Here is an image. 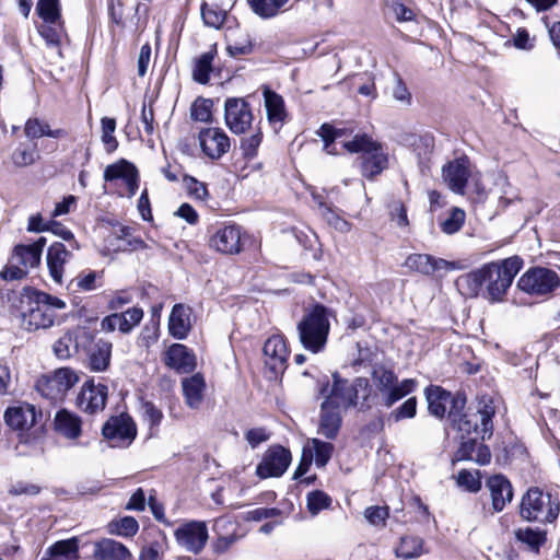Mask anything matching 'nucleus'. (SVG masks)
<instances>
[{"mask_svg":"<svg viewBox=\"0 0 560 560\" xmlns=\"http://www.w3.org/2000/svg\"><path fill=\"white\" fill-rule=\"evenodd\" d=\"M349 153L361 154V174L373 179L388 167V154L383 144L366 133H357L341 141Z\"/></svg>","mask_w":560,"mask_h":560,"instance_id":"f257e3e1","label":"nucleus"},{"mask_svg":"<svg viewBox=\"0 0 560 560\" xmlns=\"http://www.w3.org/2000/svg\"><path fill=\"white\" fill-rule=\"evenodd\" d=\"M330 316L331 312L327 307L316 304L298 323L299 340L305 350L319 353L325 349L330 330Z\"/></svg>","mask_w":560,"mask_h":560,"instance_id":"f03ea898","label":"nucleus"},{"mask_svg":"<svg viewBox=\"0 0 560 560\" xmlns=\"http://www.w3.org/2000/svg\"><path fill=\"white\" fill-rule=\"evenodd\" d=\"M521 268L522 260L516 256L483 265L482 281L487 298L492 302L501 301Z\"/></svg>","mask_w":560,"mask_h":560,"instance_id":"7ed1b4c3","label":"nucleus"},{"mask_svg":"<svg viewBox=\"0 0 560 560\" xmlns=\"http://www.w3.org/2000/svg\"><path fill=\"white\" fill-rule=\"evenodd\" d=\"M560 513V502L534 487L523 495L520 514L527 522L552 523Z\"/></svg>","mask_w":560,"mask_h":560,"instance_id":"20e7f679","label":"nucleus"},{"mask_svg":"<svg viewBox=\"0 0 560 560\" xmlns=\"http://www.w3.org/2000/svg\"><path fill=\"white\" fill-rule=\"evenodd\" d=\"M46 243V238L42 236L32 244L15 245L10 265L1 271V278L4 280H21L25 278L30 268L39 266Z\"/></svg>","mask_w":560,"mask_h":560,"instance_id":"39448f33","label":"nucleus"},{"mask_svg":"<svg viewBox=\"0 0 560 560\" xmlns=\"http://www.w3.org/2000/svg\"><path fill=\"white\" fill-rule=\"evenodd\" d=\"M494 413L495 409L491 398L482 397L478 402L476 413L466 415L460 411L456 417V422H452V425L463 434L477 432L480 434L481 439L485 440L492 435V417Z\"/></svg>","mask_w":560,"mask_h":560,"instance_id":"423d86ee","label":"nucleus"},{"mask_svg":"<svg viewBox=\"0 0 560 560\" xmlns=\"http://www.w3.org/2000/svg\"><path fill=\"white\" fill-rule=\"evenodd\" d=\"M372 381L382 395L383 404L386 407H392L396 401L413 392L417 384L412 378H405L397 383L396 374L384 366H377L373 370Z\"/></svg>","mask_w":560,"mask_h":560,"instance_id":"0eeeda50","label":"nucleus"},{"mask_svg":"<svg viewBox=\"0 0 560 560\" xmlns=\"http://www.w3.org/2000/svg\"><path fill=\"white\" fill-rule=\"evenodd\" d=\"M430 415L442 419L446 412L451 422H456V417L463 411L466 398L462 395L453 396L440 386H429L424 390Z\"/></svg>","mask_w":560,"mask_h":560,"instance_id":"6e6552de","label":"nucleus"},{"mask_svg":"<svg viewBox=\"0 0 560 560\" xmlns=\"http://www.w3.org/2000/svg\"><path fill=\"white\" fill-rule=\"evenodd\" d=\"M78 373L70 368H60L37 382V390L47 399L62 400L67 393L79 382Z\"/></svg>","mask_w":560,"mask_h":560,"instance_id":"1a4fd4ad","label":"nucleus"},{"mask_svg":"<svg viewBox=\"0 0 560 560\" xmlns=\"http://www.w3.org/2000/svg\"><path fill=\"white\" fill-rule=\"evenodd\" d=\"M332 377L334 384L326 399L342 410L355 406L360 393L365 395L368 390L369 382L364 377H357L352 382L342 380L337 374H334Z\"/></svg>","mask_w":560,"mask_h":560,"instance_id":"9d476101","label":"nucleus"},{"mask_svg":"<svg viewBox=\"0 0 560 560\" xmlns=\"http://www.w3.org/2000/svg\"><path fill=\"white\" fill-rule=\"evenodd\" d=\"M174 537L182 549L198 555L207 545L209 532L206 522L188 521L174 530Z\"/></svg>","mask_w":560,"mask_h":560,"instance_id":"9b49d317","label":"nucleus"},{"mask_svg":"<svg viewBox=\"0 0 560 560\" xmlns=\"http://www.w3.org/2000/svg\"><path fill=\"white\" fill-rule=\"evenodd\" d=\"M560 284L558 273L551 269L537 267L526 271L517 281V287L529 294L544 295Z\"/></svg>","mask_w":560,"mask_h":560,"instance_id":"f8f14e48","label":"nucleus"},{"mask_svg":"<svg viewBox=\"0 0 560 560\" xmlns=\"http://www.w3.org/2000/svg\"><path fill=\"white\" fill-rule=\"evenodd\" d=\"M224 120L233 133H245L254 121L250 105L244 98H228L224 103Z\"/></svg>","mask_w":560,"mask_h":560,"instance_id":"ddd939ff","label":"nucleus"},{"mask_svg":"<svg viewBox=\"0 0 560 560\" xmlns=\"http://www.w3.org/2000/svg\"><path fill=\"white\" fill-rule=\"evenodd\" d=\"M42 416V411L35 405L18 401L5 409L3 419L11 429L26 432L37 424Z\"/></svg>","mask_w":560,"mask_h":560,"instance_id":"4468645a","label":"nucleus"},{"mask_svg":"<svg viewBox=\"0 0 560 560\" xmlns=\"http://www.w3.org/2000/svg\"><path fill=\"white\" fill-rule=\"evenodd\" d=\"M103 435L113 447H126L135 440L137 430L129 416L112 417L103 427Z\"/></svg>","mask_w":560,"mask_h":560,"instance_id":"2eb2a0df","label":"nucleus"},{"mask_svg":"<svg viewBox=\"0 0 560 560\" xmlns=\"http://www.w3.org/2000/svg\"><path fill=\"white\" fill-rule=\"evenodd\" d=\"M198 140L201 151L211 160H219L231 148L229 136L217 127L201 129Z\"/></svg>","mask_w":560,"mask_h":560,"instance_id":"dca6fc26","label":"nucleus"},{"mask_svg":"<svg viewBox=\"0 0 560 560\" xmlns=\"http://www.w3.org/2000/svg\"><path fill=\"white\" fill-rule=\"evenodd\" d=\"M291 463V454L282 446H272L257 466V475L265 479L281 476Z\"/></svg>","mask_w":560,"mask_h":560,"instance_id":"f3484780","label":"nucleus"},{"mask_svg":"<svg viewBox=\"0 0 560 560\" xmlns=\"http://www.w3.org/2000/svg\"><path fill=\"white\" fill-rule=\"evenodd\" d=\"M211 248L225 255H235L243 249V232L238 225H225L217 230L209 241Z\"/></svg>","mask_w":560,"mask_h":560,"instance_id":"a211bd4d","label":"nucleus"},{"mask_svg":"<svg viewBox=\"0 0 560 560\" xmlns=\"http://www.w3.org/2000/svg\"><path fill=\"white\" fill-rule=\"evenodd\" d=\"M107 395V386L89 381L81 387L77 404L84 412L95 413L105 408Z\"/></svg>","mask_w":560,"mask_h":560,"instance_id":"6ab92c4d","label":"nucleus"},{"mask_svg":"<svg viewBox=\"0 0 560 560\" xmlns=\"http://www.w3.org/2000/svg\"><path fill=\"white\" fill-rule=\"evenodd\" d=\"M104 179L105 182L121 180L129 197L133 196L138 189V171L132 163L126 160L107 165L104 171Z\"/></svg>","mask_w":560,"mask_h":560,"instance_id":"aec40b11","label":"nucleus"},{"mask_svg":"<svg viewBox=\"0 0 560 560\" xmlns=\"http://www.w3.org/2000/svg\"><path fill=\"white\" fill-rule=\"evenodd\" d=\"M405 266L411 271L425 276L433 275L435 271H450L458 268V265L455 261L436 258L428 254L409 255L405 260Z\"/></svg>","mask_w":560,"mask_h":560,"instance_id":"412c9836","label":"nucleus"},{"mask_svg":"<svg viewBox=\"0 0 560 560\" xmlns=\"http://www.w3.org/2000/svg\"><path fill=\"white\" fill-rule=\"evenodd\" d=\"M266 365L276 374L282 373L287 368L289 350L285 340L280 335L269 337L264 345Z\"/></svg>","mask_w":560,"mask_h":560,"instance_id":"4be33fe9","label":"nucleus"},{"mask_svg":"<svg viewBox=\"0 0 560 560\" xmlns=\"http://www.w3.org/2000/svg\"><path fill=\"white\" fill-rule=\"evenodd\" d=\"M442 177L452 191L463 195L469 177V161L467 158H459L444 165Z\"/></svg>","mask_w":560,"mask_h":560,"instance_id":"5701e85b","label":"nucleus"},{"mask_svg":"<svg viewBox=\"0 0 560 560\" xmlns=\"http://www.w3.org/2000/svg\"><path fill=\"white\" fill-rule=\"evenodd\" d=\"M56 317L51 306L36 300L34 305L22 314V326L28 331L46 329L55 324Z\"/></svg>","mask_w":560,"mask_h":560,"instance_id":"b1692460","label":"nucleus"},{"mask_svg":"<svg viewBox=\"0 0 560 560\" xmlns=\"http://www.w3.org/2000/svg\"><path fill=\"white\" fill-rule=\"evenodd\" d=\"M341 410L337 405L325 398L320 405L317 432L326 439H336L342 422Z\"/></svg>","mask_w":560,"mask_h":560,"instance_id":"393cba45","label":"nucleus"},{"mask_svg":"<svg viewBox=\"0 0 560 560\" xmlns=\"http://www.w3.org/2000/svg\"><path fill=\"white\" fill-rule=\"evenodd\" d=\"M232 526V521L224 517H219L214 521L213 532L215 533L217 538L211 544L213 553L218 556L224 555L240 539L235 529L230 532V527Z\"/></svg>","mask_w":560,"mask_h":560,"instance_id":"a878e982","label":"nucleus"},{"mask_svg":"<svg viewBox=\"0 0 560 560\" xmlns=\"http://www.w3.org/2000/svg\"><path fill=\"white\" fill-rule=\"evenodd\" d=\"M490 491L492 506L495 512H500L504 509L506 503H510L513 499L512 485L506 477L503 475L491 476L486 483Z\"/></svg>","mask_w":560,"mask_h":560,"instance_id":"bb28decb","label":"nucleus"},{"mask_svg":"<svg viewBox=\"0 0 560 560\" xmlns=\"http://www.w3.org/2000/svg\"><path fill=\"white\" fill-rule=\"evenodd\" d=\"M164 363L180 373H188L196 366L195 355L182 343L172 345L164 355Z\"/></svg>","mask_w":560,"mask_h":560,"instance_id":"cd10ccee","label":"nucleus"},{"mask_svg":"<svg viewBox=\"0 0 560 560\" xmlns=\"http://www.w3.org/2000/svg\"><path fill=\"white\" fill-rule=\"evenodd\" d=\"M71 252L62 243L56 242L47 250V266L49 275L56 283H61L65 265L69 260Z\"/></svg>","mask_w":560,"mask_h":560,"instance_id":"c85d7f7f","label":"nucleus"},{"mask_svg":"<svg viewBox=\"0 0 560 560\" xmlns=\"http://www.w3.org/2000/svg\"><path fill=\"white\" fill-rule=\"evenodd\" d=\"M262 96L269 124L281 127L288 116L283 97L267 86L264 88Z\"/></svg>","mask_w":560,"mask_h":560,"instance_id":"c756f323","label":"nucleus"},{"mask_svg":"<svg viewBox=\"0 0 560 560\" xmlns=\"http://www.w3.org/2000/svg\"><path fill=\"white\" fill-rule=\"evenodd\" d=\"M94 560H130L131 553L121 542L104 538L94 544Z\"/></svg>","mask_w":560,"mask_h":560,"instance_id":"7c9ffc66","label":"nucleus"},{"mask_svg":"<svg viewBox=\"0 0 560 560\" xmlns=\"http://www.w3.org/2000/svg\"><path fill=\"white\" fill-rule=\"evenodd\" d=\"M183 394L186 405L191 409H197L203 400L206 382L201 374L197 373L182 381Z\"/></svg>","mask_w":560,"mask_h":560,"instance_id":"2f4dec72","label":"nucleus"},{"mask_svg":"<svg viewBox=\"0 0 560 560\" xmlns=\"http://www.w3.org/2000/svg\"><path fill=\"white\" fill-rule=\"evenodd\" d=\"M226 51L231 57L238 58L253 51V43L245 30H230L226 34Z\"/></svg>","mask_w":560,"mask_h":560,"instance_id":"473e14b6","label":"nucleus"},{"mask_svg":"<svg viewBox=\"0 0 560 560\" xmlns=\"http://www.w3.org/2000/svg\"><path fill=\"white\" fill-rule=\"evenodd\" d=\"M190 329L189 308L175 304L168 318L170 334L177 339H184Z\"/></svg>","mask_w":560,"mask_h":560,"instance_id":"72a5a7b5","label":"nucleus"},{"mask_svg":"<svg viewBox=\"0 0 560 560\" xmlns=\"http://www.w3.org/2000/svg\"><path fill=\"white\" fill-rule=\"evenodd\" d=\"M55 429L68 439H77L81 434V420L77 415L63 409L55 416Z\"/></svg>","mask_w":560,"mask_h":560,"instance_id":"f704fd0d","label":"nucleus"},{"mask_svg":"<svg viewBox=\"0 0 560 560\" xmlns=\"http://www.w3.org/2000/svg\"><path fill=\"white\" fill-rule=\"evenodd\" d=\"M112 347V343L107 340L100 339L95 342L90 353V368L92 371L102 372L108 368Z\"/></svg>","mask_w":560,"mask_h":560,"instance_id":"c9c22d12","label":"nucleus"},{"mask_svg":"<svg viewBox=\"0 0 560 560\" xmlns=\"http://www.w3.org/2000/svg\"><path fill=\"white\" fill-rule=\"evenodd\" d=\"M48 558L42 560H78V539L70 538L67 540H60L49 547Z\"/></svg>","mask_w":560,"mask_h":560,"instance_id":"e433bc0d","label":"nucleus"},{"mask_svg":"<svg viewBox=\"0 0 560 560\" xmlns=\"http://www.w3.org/2000/svg\"><path fill=\"white\" fill-rule=\"evenodd\" d=\"M482 280V267H480L474 271L460 276L456 281V284L464 295L476 298L479 295L483 288Z\"/></svg>","mask_w":560,"mask_h":560,"instance_id":"4c0bfd02","label":"nucleus"},{"mask_svg":"<svg viewBox=\"0 0 560 560\" xmlns=\"http://www.w3.org/2000/svg\"><path fill=\"white\" fill-rule=\"evenodd\" d=\"M425 552L424 542L417 536H402L398 546L395 548V555L402 559L419 558Z\"/></svg>","mask_w":560,"mask_h":560,"instance_id":"58836bf2","label":"nucleus"},{"mask_svg":"<svg viewBox=\"0 0 560 560\" xmlns=\"http://www.w3.org/2000/svg\"><path fill=\"white\" fill-rule=\"evenodd\" d=\"M231 9L230 7H222L221 4H215L214 2L207 1L201 5V16L203 23L207 26L213 28H220L225 21L226 12Z\"/></svg>","mask_w":560,"mask_h":560,"instance_id":"ea45409f","label":"nucleus"},{"mask_svg":"<svg viewBox=\"0 0 560 560\" xmlns=\"http://www.w3.org/2000/svg\"><path fill=\"white\" fill-rule=\"evenodd\" d=\"M25 136L28 138H40V137H50V138H63L67 136V131L65 129H50L49 125L39 120L38 118H30L24 127Z\"/></svg>","mask_w":560,"mask_h":560,"instance_id":"a19ab883","label":"nucleus"},{"mask_svg":"<svg viewBox=\"0 0 560 560\" xmlns=\"http://www.w3.org/2000/svg\"><path fill=\"white\" fill-rule=\"evenodd\" d=\"M37 31L42 38L45 40L46 45L50 48L56 49L58 54H60L59 45L61 43L62 36L65 35L63 21L56 22L55 24L42 22L37 26Z\"/></svg>","mask_w":560,"mask_h":560,"instance_id":"79ce46f5","label":"nucleus"},{"mask_svg":"<svg viewBox=\"0 0 560 560\" xmlns=\"http://www.w3.org/2000/svg\"><path fill=\"white\" fill-rule=\"evenodd\" d=\"M247 2L255 14L269 19L281 12L289 0H247Z\"/></svg>","mask_w":560,"mask_h":560,"instance_id":"37998d69","label":"nucleus"},{"mask_svg":"<svg viewBox=\"0 0 560 560\" xmlns=\"http://www.w3.org/2000/svg\"><path fill=\"white\" fill-rule=\"evenodd\" d=\"M36 12L42 22L55 24L56 22L63 21L59 0H38Z\"/></svg>","mask_w":560,"mask_h":560,"instance_id":"c03bdc74","label":"nucleus"},{"mask_svg":"<svg viewBox=\"0 0 560 560\" xmlns=\"http://www.w3.org/2000/svg\"><path fill=\"white\" fill-rule=\"evenodd\" d=\"M139 524L132 516H125L108 523V533L122 537H132L138 533Z\"/></svg>","mask_w":560,"mask_h":560,"instance_id":"a18cd8bd","label":"nucleus"},{"mask_svg":"<svg viewBox=\"0 0 560 560\" xmlns=\"http://www.w3.org/2000/svg\"><path fill=\"white\" fill-rule=\"evenodd\" d=\"M310 457L312 458L314 452V459L315 464L318 467H324L331 458L332 452H334V445L329 442H324L319 439H312L310 442Z\"/></svg>","mask_w":560,"mask_h":560,"instance_id":"49530a36","label":"nucleus"},{"mask_svg":"<svg viewBox=\"0 0 560 560\" xmlns=\"http://www.w3.org/2000/svg\"><path fill=\"white\" fill-rule=\"evenodd\" d=\"M213 56L209 52L201 55L195 63L192 78L199 83H207L212 71Z\"/></svg>","mask_w":560,"mask_h":560,"instance_id":"de8ad7c7","label":"nucleus"},{"mask_svg":"<svg viewBox=\"0 0 560 560\" xmlns=\"http://www.w3.org/2000/svg\"><path fill=\"white\" fill-rule=\"evenodd\" d=\"M390 95L394 101H396L404 107H408L411 105L412 95L408 90L406 83L397 74L394 77L393 84L390 86Z\"/></svg>","mask_w":560,"mask_h":560,"instance_id":"09e8293b","label":"nucleus"},{"mask_svg":"<svg viewBox=\"0 0 560 560\" xmlns=\"http://www.w3.org/2000/svg\"><path fill=\"white\" fill-rule=\"evenodd\" d=\"M102 124V141L106 147L107 152H113L118 147V141L114 136L116 130V121L114 118L103 117Z\"/></svg>","mask_w":560,"mask_h":560,"instance_id":"8fccbe9b","label":"nucleus"},{"mask_svg":"<svg viewBox=\"0 0 560 560\" xmlns=\"http://www.w3.org/2000/svg\"><path fill=\"white\" fill-rule=\"evenodd\" d=\"M331 499L323 491L316 490L307 494V508L312 515L318 514L320 511L328 509Z\"/></svg>","mask_w":560,"mask_h":560,"instance_id":"3c124183","label":"nucleus"},{"mask_svg":"<svg viewBox=\"0 0 560 560\" xmlns=\"http://www.w3.org/2000/svg\"><path fill=\"white\" fill-rule=\"evenodd\" d=\"M465 222V212L459 208H453L448 218L441 222V229L445 234L458 232Z\"/></svg>","mask_w":560,"mask_h":560,"instance_id":"603ef678","label":"nucleus"},{"mask_svg":"<svg viewBox=\"0 0 560 560\" xmlns=\"http://www.w3.org/2000/svg\"><path fill=\"white\" fill-rule=\"evenodd\" d=\"M212 102L209 100L198 98L190 108V116L196 121L208 122L211 120Z\"/></svg>","mask_w":560,"mask_h":560,"instance_id":"864d4df0","label":"nucleus"},{"mask_svg":"<svg viewBox=\"0 0 560 560\" xmlns=\"http://www.w3.org/2000/svg\"><path fill=\"white\" fill-rule=\"evenodd\" d=\"M457 485L469 492H478L481 489L479 472H471L466 469L458 471Z\"/></svg>","mask_w":560,"mask_h":560,"instance_id":"5fc2aeb1","label":"nucleus"},{"mask_svg":"<svg viewBox=\"0 0 560 560\" xmlns=\"http://www.w3.org/2000/svg\"><path fill=\"white\" fill-rule=\"evenodd\" d=\"M119 316L121 319V332L128 334L141 322L143 311L140 307H131L124 313H119Z\"/></svg>","mask_w":560,"mask_h":560,"instance_id":"6e6d98bb","label":"nucleus"},{"mask_svg":"<svg viewBox=\"0 0 560 560\" xmlns=\"http://www.w3.org/2000/svg\"><path fill=\"white\" fill-rule=\"evenodd\" d=\"M262 141V132L257 129L249 137H245L241 141V150L245 158L254 159L257 155L258 148Z\"/></svg>","mask_w":560,"mask_h":560,"instance_id":"4d7b16f0","label":"nucleus"},{"mask_svg":"<svg viewBox=\"0 0 560 560\" xmlns=\"http://www.w3.org/2000/svg\"><path fill=\"white\" fill-rule=\"evenodd\" d=\"M12 163L18 167H25L32 165L36 160L34 150L26 147H18L11 155Z\"/></svg>","mask_w":560,"mask_h":560,"instance_id":"13d9d810","label":"nucleus"},{"mask_svg":"<svg viewBox=\"0 0 560 560\" xmlns=\"http://www.w3.org/2000/svg\"><path fill=\"white\" fill-rule=\"evenodd\" d=\"M322 215L329 225H331L334 229L341 233H347L351 229V225L348 221L339 217L334 210H331L328 207L322 208Z\"/></svg>","mask_w":560,"mask_h":560,"instance_id":"bf43d9fd","label":"nucleus"},{"mask_svg":"<svg viewBox=\"0 0 560 560\" xmlns=\"http://www.w3.org/2000/svg\"><path fill=\"white\" fill-rule=\"evenodd\" d=\"M364 517L370 524L374 526H385L386 518L388 517L387 506H369L364 511Z\"/></svg>","mask_w":560,"mask_h":560,"instance_id":"052dcab7","label":"nucleus"},{"mask_svg":"<svg viewBox=\"0 0 560 560\" xmlns=\"http://www.w3.org/2000/svg\"><path fill=\"white\" fill-rule=\"evenodd\" d=\"M515 536L520 541L536 549L544 542V536L541 533L532 528L518 529L515 533Z\"/></svg>","mask_w":560,"mask_h":560,"instance_id":"680f3d73","label":"nucleus"},{"mask_svg":"<svg viewBox=\"0 0 560 560\" xmlns=\"http://www.w3.org/2000/svg\"><path fill=\"white\" fill-rule=\"evenodd\" d=\"M98 277L100 273L96 271L81 272L72 280V283L80 290L91 291L96 288V280Z\"/></svg>","mask_w":560,"mask_h":560,"instance_id":"e2e57ef3","label":"nucleus"},{"mask_svg":"<svg viewBox=\"0 0 560 560\" xmlns=\"http://www.w3.org/2000/svg\"><path fill=\"white\" fill-rule=\"evenodd\" d=\"M389 214L399 228L408 226L407 210L400 200H395L389 205Z\"/></svg>","mask_w":560,"mask_h":560,"instance_id":"0e129e2a","label":"nucleus"},{"mask_svg":"<svg viewBox=\"0 0 560 560\" xmlns=\"http://www.w3.org/2000/svg\"><path fill=\"white\" fill-rule=\"evenodd\" d=\"M184 183L188 194L199 200H205L208 197V190L203 183L198 182L196 178L186 176Z\"/></svg>","mask_w":560,"mask_h":560,"instance_id":"69168bd1","label":"nucleus"},{"mask_svg":"<svg viewBox=\"0 0 560 560\" xmlns=\"http://www.w3.org/2000/svg\"><path fill=\"white\" fill-rule=\"evenodd\" d=\"M417 412V399L411 397L407 399L400 407H398L394 412V418L398 421L405 418H413Z\"/></svg>","mask_w":560,"mask_h":560,"instance_id":"338daca9","label":"nucleus"},{"mask_svg":"<svg viewBox=\"0 0 560 560\" xmlns=\"http://www.w3.org/2000/svg\"><path fill=\"white\" fill-rule=\"evenodd\" d=\"M317 135L323 139L324 142H335L346 135V130L337 129L329 124H323L318 129Z\"/></svg>","mask_w":560,"mask_h":560,"instance_id":"774afa93","label":"nucleus"}]
</instances>
